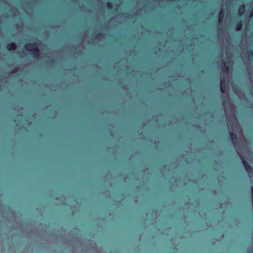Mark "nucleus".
I'll return each instance as SVG.
<instances>
[{"label":"nucleus","mask_w":253,"mask_h":253,"mask_svg":"<svg viewBox=\"0 0 253 253\" xmlns=\"http://www.w3.org/2000/svg\"><path fill=\"white\" fill-rule=\"evenodd\" d=\"M39 44L37 42H34L33 43H28L26 44L25 47L26 50L31 51L33 56L35 58H40V50L38 47Z\"/></svg>","instance_id":"f257e3e1"},{"label":"nucleus","mask_w":253,"mask_h":253,"mask_svg":"<svg viewBox=\"0 0 253 253\" xmlns=\"http://www.w3.org/2000/svg\"><path fill=\"white\" fill-rule=\"evenodd\" d=\"M237 153L241 159L244 167L246 171L248 173H252L253 171L252 167L248 163V162L245 160L244 157L241 154L240 152H238Z\"/></svg>","instance_id":"f03ea898"},{"label":"nucleus","mask_w":253,"mask_h":253,"mask_svg":"<svg viewBox=\"0 0 253 253\" xmlns=\"http://www.w3.org/2000/svg\"><path fill=\"white\" fill-rule=\"evenodd\" d=\"M230 138L234 145L237 146L238 144V138L237 135L234 132H231L230 133Z\"/></svg>","instance_id":"7ed1b4c3"},{"label":"nucleus","mask_w":253,"mask_h":253,"mask_svg":"<svg viewBox=\"0 0 253 253\" xmlns=\"http://www.w3.org/2000/svg\"><path fill=\"white\" fill-rule=\"evenodd\" d=\"M220 91L222 93H225L226 91V82L223 79H221L220 81Z\"/></svg>","instance_id":"20e7f679"},{"label":"nucleus","mask_w":253,"mask_h":253,"mask_svg":"<svg viewBox=\"0 0 253 253\" xmlns=\"http://www.w3.org/2000/svg\"><path fill=\"white\" fill-rule=\"evenodd\" d=\"M6 49L9 51L15 50L17 48V45L14 42H10L8 43L6 46Z\"/></svg>","instance_id":"39448f33"},{"label":"nucleus","mask_w":253,"mask_h":253,"mask_svg":"<svg viewBox=\"0 0 253 253\" xmlns=\"http://www.w3.org/2000/svg\"><path fill=\"white\" fill-rule=\"evenodd\" d=\"M245 12V7L244 5H241L238 8V13L240 15H242Z\"/></svg>","instance_id":"423d86ee"},{"label":"nucleus","mask_w":253,"mask_h":253,"mask_svg":"<svg viewBox=\"0 0 253 253\" xmlns=\"http://www.w3.org/2000/svg\"><path fill=\"white\" fill-rule=\"evenodd\" d=\"M242 23L241 20H239L236 25V29L237 31H240L242 28Z\"/></svg>","instance_id":"0eeeda50"},{"label":"nucleus","mask_w":253,"mask_h":253,"mask_svg":"<svg viewBox=\"0 0 253 253\" xmlns=\"http://www.w3.org/2000/svg\"><path fill=\"white\" fill-rule=\"evenodd\" d=\"M106 6H107V9L109 10L112 9L113 7V4L109 2H108L106 3Z\"/></svg>","instance_id":"6e6552de"},{"label":"nucleus","mask_w":253,"mask_h":253,"mask_svg":"<svg viewBox=\"0 0 253 253\" xmlns=\"http://www.w3.org/2000/svg\"><path fill=\"white\" fill-rule=\"evenodd\" d=\"M248 57L249 59H253V52L251 50L248 54Z\"/></svg>","instance_id":"1a4fd4ad"},{"label":"nucleus","mask_w":253,"mask_h":253,"mask_svg":"<svg viewBox=\"0 0 253 253\" xmlns=\"http://www.w3.org/2000/svg\"><path fill=\"white\" fill-rule=\"evenodd\" d=\"M222 68L223 70L227 72L228 70V67L226 66L225 62H224L222 65Z\"/></svg>","instance_id":"9d476101"},{"label":"nucleus","mask_w":253,"mask_h":253,"mask_svg":"<svg viewBox=\"0 0 253 253\" xmlns=\"http://www.w3.org/2000/svg\"><path fill=\"white\" fill-rule=\"evenodd\" d=\"M223 17V13L222 12H220L219 14V18H218V22L219 23L221 22Z\"/></svg>","instance_id":"9b49d317"},{"label":"nucleus","mask_w":253,"mask_h":253,"mask_svg":"<svg viewBox=\"0 0 253 253\" xmlns=\"http://www.w3.org/2000/svg\"><path fill=\"white\" fill-rule=\"evenodd\" d=\"M19 70V68L18 67H15L11 72V73H15L17 72Z\"/></svg>","instance_id":"f8f14e48"},{"label":"nucleus","mask_w":253,"mask_h":253,"mask_svg":"<svg viewBox=\"0 0 253 253\" xmlns=\"http://www.w3.org/2000/svg\"><path fill=\"white\" fill-rule=\"evenodd\" d=\"M102 33H98L96 36V38H101L102 37Z\"/></svg>","instance_id":"ddd939ff"},{"label":"nucleus","mask_w":253,"mask_h":253,"mask_svg":"<svg viewBox=\"0 0 253 253\" xmlns=\"http://www.w3.org/2000/svg\"><path fill=\"white\" fill-rule=\"evenodd\" d=\"M252 202L253 204V188H252Z\"/></svg>","instance_id":"4468645a"},{"label":"nucleus","mask_w":253,"mask_h":253,"mask_svg":"<svg viewBox=\"0 0 253 253\" xmlns=\"http://www.w3.org/2000/svg\"><path fill=\"white\" fill-rule=\"evenodd\" d=\"M53 60H51L50 61V62H53Z\"/></svg>","instance_id":"2eb2a0df"}]
</instances>
